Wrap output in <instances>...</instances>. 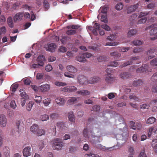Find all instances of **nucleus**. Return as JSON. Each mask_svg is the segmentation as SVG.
I'll list each match as a JSON object with an SVG mask.
<instances>
[{
    "label": "nucleus",
    "instance_id": "f257e3e1",
    "mask_svg": "<svg viewBox=\"0 0 157 157\" xmlns=\"http://www.w3.org/2000/svg\"><path fill=\"white\" fill-rule=\"evenodd\" d=\"M116 138L117 140V145L116 146L106 148L105 147L100 145L99 147L104 151L108 150H111L112 148H113L112 150H114V148L115 149H118L121 147L127 141V137L124 135L117 134L116 136Z\"/></svg>",
    "mask_w": 157,
    "mask_h": 157
},
{
    "label": "nucleus",
    "instance_id": "f03ea898",
    "mask_svg": "<svg viewBox=\"0 0 157 157\" xmlns=\"http://www.w3.org/2000/svg\"><path fill=\"white\" fill-rule=\"evenodd\" d=\"M150 29L149 32V35L151 36L150 39L151 40H155L157 39V27L154 25H152L148 27L145 29V30Z\"/></svg>",
    "mask_w": 157,
    "mask_h": 157
},
{
    "label": "nucleus",
    "instance_id": "7ed1b4c3",
    "mask_svg": "<svg viewBox=\"0 0 157 157\" xmlns=\"http://www.w3.org/2000/svg\"><path fill=\"white\" fill-rule=\"evenodd\" d=\"M52 147L53 149L57 150H59L62 149L63 146V143L61 141V140L59 138H56L53 141Z\"/></svg>",
    "mask_w": 157,
    "mask_h": 157
},
{
    "label": "nucleus",
    "instance_id": "20e7f679",
    "mask_svg": "<svg viewBox=\"0 0 157 157\" xmlns=\"http://www.w3.org/2000/svg\"><path fill=\"white\" fill-rule=\"evenodd\" d=\"M140 6V4L138 2L134 5H131L128 7L126 10L127 13L128 14H130L132 13L135 12L138 8Z\"/></svg>",
    "mask_w": 157,
    "mask_h": 157
},
{
    "label": "nucleus",
    "instance_id": "39448f33",
    "mask_svg": "<svg viewBox=\"0 0 157 157\" xmlns=\"http://www.w3.org/2000/svg\"><path fill=\"white\" fill-rule=\"evenodd\" d=\"M7 120L6 117L4 115H0V126L2 128L6 126Z\"/></svg>",
    "mask_w": 157,
    "mask_h": 157
},
{
    "label": "nucleus",
    "instance_id": "423d86ee",
    "mask_svg": "<svg viewBox=\"0 0 157 157\" xmlns=\"http://www.w3.org/2000/svg\"><path fill=\"white\" fill-rule=\"evenodd\" d=\"M23 155L24 156L28 157L31 155V147L30 146L25 147L23 151Z\"/></svg>",
    "mask_w": 157,
    "mask_h": 157
},
{
    "label": "nucleus",
    "instance_id": "0eeeda50",
    "mask_svg": "<svg viewBox=\"0 0 157 157\" xmlns=\"http://www.w3.org/2000/svg\"><path fill=\"white\" fill-rule=\"evenodd\" d=\"M157 51V48H152L149 49L147 52V54L150 57V59H151L155 56Z\"/></svg>",
    "mask_w": 157,
    "mask_h": 157
},
{
    "label": "nucleus",
    "instance_id": "6e6552de",
    "mask_svg": "<svg viewBox=\"0 0 157 157\" xmlns=\"http://www.w3.org/2000/svg\"><path fill=\"white\" fill-rule=\"evenodd\" d=\"M23 124L22 121L19 120L16 122V128L18 133H19L23 128Z\"/></svg>",
    "mask_w": 157,
    "mask_h": 157
},
{
    "label": "nucleus",
    "instance_id": "1a4fd4ad",
    "mask_svg": "<svg viewBox=\"0 0 157 157\" xmlns=\"http://www.w3.org/2000/svg\"><path fill=\"white\" fill-rule=\"evenodd\" d=\"M50 86L48 84L41 85L39 87V89L42 92H45L48 91L50 89Z\"/></svg>",
    "mask_w": 157,
    "mask_h": 157
},
{
    "label": "nucleus",
    "instance_id": "9d476101",
    "mask_svg": "<svg viewBox=\"0 0 157 157\" xmlns=\"http://www.w3.org/2000/svg\"><path fill=\"white\" fill-rule=\"evenodd\" d=\"M45 48L47 51L52 52L54 51L56 45L52 43L46 45Z\"/></svg>",
    "mask_w": 157,
    "mask_h": 157
},
{
    "label": "nucleus",
    "instance_id": "9b49d317",
    "mask_svg": "<svg viewBox=\"0 0 157 157\" xmlns=\"http://www.w3.org/2000/svg\"><path fill=\"white\" fill-rule=\"evenodd\" d=\"M65 100L63 98L60 97H58L55 99L56 103L59 106L63 105L65 102Z\"/></svg>",
    "mask_w": 157,
    "mask_h": 157
},
{
    "label": "nucleus",
    "instance_id": "f8f14e48",
    "mask_svg": "<svg viewBox=\"0 0 157 157\" xmlns=\"http://www.w3.org/2000/svg\"><path fill=\"white\" fill-rule=\"evenodd\" d=\"M67 123H63L62 122H59L57 123V126L62 130H66L67 128Z\"/></svg>",
    "mask_w": 157,
    "mask_h": 157
},
{
    "label": "nucleus",
    "instance_id": "ddd939ff",
    "mask_svg": "<svg viewBox=\"0 0 157 157\" xmlns=\"http://www.w3.org/2000/svg\"><path fill=\"white\" fill-rule=\"evenodd\" d=\"M23 16V13L22 12L17 13L13 17L14 21L16 22L17 21H21L22 19Z\"/></svg>",
    "mask_w": 157,
    "mask_h": 157
},
{
    "label": "nucleus",
    "instance_id": "4468645a",
    "mask_svg": "<svg viewBox=\"0 0 157 157\" xmlns=\"http://www.w3.org/2000/svg\"><path fill=\"white\" fill-rule=\"evenodd\" d=\"M137 32V31L136 29H129L128 30L127 33V36L128 37H130L136 35Z\"/></svg>",
    "mask_w": 157,
    "mask_h": 157
},
{
    "label": "nucleus",
    "instance_id": "2eb2a0df",
    "mask_svg": "<svg viewBox=\"0 0 157 157\" xmlns=\"http://www.w3.org/2000/svg\"><path fill=\"white\" fill-rule=\"evenodd\" d=\"M66 68L68 71L71 73H75L77 71V68L71 65L67 66Z\"/></svg>",
    "mask_w": 157,
    "mask_h": 157
},
{
    "label": "nucleus",
    "instance_id": "dca6fc26",
    "mask_svg": "<svg viewBox=\"0 0 157 157\" xmlns=\"http://www.w3.org/2000/svg\"><path fill=\"white\" fill-rule=\"evenodd\" d=\"M78 82L80 84L83 85L86 83V79L84 76L79 75L78 77Z\"/></svg>",
    "mask_w": 157,
    "mask_h": 157
},
{
    "label": "nucleus",
    "instance_id": "f3484780",
    "mask_svg": "<svg viewBox=\"0 0 157 157\" xmlns=\"http://www.w3.org/2000/svg\"><path fill=\"white\" fill-rule=\"evenodd\" d=\"M100 79L98 77L95 76L90 78L89 80L87 82L90 84L95 83L100 81Z\"/></svg>",
    "mask_w": 157,
    "mask_h": 157
},
{
    "label": "nucleus",
    "instance_id": "a211bd4d",
    "mask_svg": "<svg viewBox=\"0 0 157 157\" xmlns=\"http://www.w3.org/2000/svg\"><path fill=\"white\" fill-rule=\"evenodd\" d=\"M148 66L147 64L142 65L140 68L136 70V72L137 73L144 72L148 70Z\"/></svg>",
    "mask_w": 157,
    "mask_h": 157
},
{
    "label": "nucleus",
    "instance_id": "6ab92c4d",
    "mask_svg": "<svg viewBox=\"0 0 157 157\" xmlns=\"http://www.w3.org/2000/svg\"><path fill=\"white\" fill-rule=\"evenodd\" d=\"M138 58L137 57H132L130 59V61H127L126 63H125L124 64L123 66L122 67H125L128 65H130V64H131L132 63L134 62V61L136 60H137L138 59Z\"/></svg>",
    "mask_w": 157,
    "mask_h": 157
},
{
    "label": "nucleus",
    "instance_id": "aec40b11",
    "mask_svg": "<svg viewBox=\"0 0 157 157\" xmlns=\"http://www.w3.org/2000/svg\"><path fill=\"white\" fill-rule=\"evenodd\" d=\"M77 93L83 96L89 95L90 94V92L89 91L84 90L78 91L77 92Z\"/></svg>",
    "mask_w": 157,
    "mask_h": 157
},
{
    "label": "nucleus",
    "instance_id": "412c9836",
    "mask_svg": "<svg viewBox=\"0 0 157 157\" xmlns=\"http://www.w3.org/2000/svg\"><path fill=\"white\" fill-rule=\"evenodd\" d=\"M75 60L78 62L82 63H84L86 61V59L83 54L77 56L76 57Z\"/></svg>",
    "mask_w": 157,
    "mask_h": 157
},
{
    "label": "nucleus",
    "instance_id": "4be33fe9",
    "mask_svg": "<svg viewBox=\"0 0 157 157\" xmlns=\"http://www.w3.org/2000/svg\"><path fill=\"white\" fill-rule=\"evenodd\" d=\"M68 117L69 120L71 122H74L75 121V118L73 112L71 111L68 112Z\"/></svg>",
    "mask_w": 157,
    "mask_h": 157
},
{
    "label": "nucleus",
    "instance_id": "5701e85b",
    "mask_svg": "<svg viewBox=\"0 0 157 157\" xmlns=\"http://www.w3.org/2000/svg\"><path fill=\"white\" fill-rule=\"evenodd\" d=\"M151 146L155 153H157V139H155L153 140Z\"/></svg>",
    "mask_w": 157,
    "mask_h": 157
},
{
    "label": "nucleus",
    "instance_id": "b1692460",
    "mask_svg": "<svg viewBox=\"0 0 157 157\" xmlns=\"http://www.w3.org/2000/svg\"><path fill=\"white\" fill-rule=\"evenodd\" d=\"M45 60V58L43 55H40L37 58V61L40 64H43V66L44 65V62Z\"/></svg>",
    "mask_w": 157,
    "mask_h": 157
},
{
    "label": "nucleus",
    "instance_id": "393cba45",
    "mask_svg": "<svg viewBox=\"0 0 157 157\" xmlns=\"http://www.w3.org/2000/svg\"><path fill=\"white\" fill-rule=\"evenodd\" d=\"M156 119L153 117H151L147 119L146 123L147 124H152L155 122Z\"/></svg>",
    "mask_w": 157,
    "mask_h": 157
},
{
    "label": "nucleus",
    "instance_id": "a878e982",
    "mask_svg": "<svg viewBox=\"0 0 157 157\" xmlns=\"http://www.w3.org/2000/svg\"><path fill=\"white\" fill-rule=\"evenodd\" d=\"M7 21L8 24L10 27L12 28L13 27L14 25L13 21L11 17H8L7 19Z\"/></svg>",
    "mask_w": 157,
    "mask_h": 157
},
{
    "label": "nucleus",
    "instance_id": "bb28decb",
    "mask_svg": "<svg viewBox=\"0 0 157 157\" xmlns=\"http://www.w3.org/2000/svg\"><path fill=\"white\" fill-rule=\"evenodd\" d=\"M77 98L72 97L68 99L67 101V103L69 105H72L75 103L77 100Z\"/></svg>",
    "mask_w": 157,
    "mask_h": 157
},
{
    "label": "nucleus",
    "instance_id": "cd10ccee",
    "mask_svg": "<svg viewBox=\"0 0 157 157\" xmlns=\"http://www.w3.org/2000/svg\"><path fill=\"white\" fill-rule=\"evenodd\" d=\"M38 128V126L36 124H34L30 127V130L33 133L36 132Z\"/></svg>",
    "mask_w": 157,
    "mask_h": 157
},
{
    "label": "nucleus",
    "instance_id": "c85d7f7f",
    "mask_svg": "<svg viewBox=\"0 0 157 157\" xmlns=\"http://www.w3.org/2000/svg\"><path fill=\"white\" fill-rule=\"evenodd\" d=\"M10 150L9 147H6L4 149V154L5 156L9 157L10 156Z\"/></svg>",
    "mask_w": 157,
    "mask_h": 157
},
{
    "label": "nucleus",
    "instance_id": "c756f323",
    "mask_svg": "<svg viewBox=\"0 0 157 157\" xmlns=\"http://www.w3.org/2000/svg\"><path fill=\"white\" fill-rule=\"evenodd\" d=\"M34 103L32 101H30L29 102L27 105L26 109L28 111H30L31 110Z\"/></svg>",
    "mask_w": 157,
    "mask_h": 157
},
{
    "label": "nucleus",
    "instance_id": "7c9ffc66",
    "mask_svg": "<svg viewBox=\"0 0 157 157\" xmlns=\"http://www.w3.org/2000/svg\"><path fill=\"white\" fill-rule=\"evenodd\" d=\"M130 75L127 72H122L120 74V77L123 79H127L128 78Z\"/></svg>",
    "mask_w": 157,
    "mask_h": 157
},
{
    "label": "nucleus",
    "instance_id": "2f4dec72",
    "mask_svg": "<svg viewBox=\"0 0 157 157\" xmlns=\"http://www.w3.org/2000/svg\"><path fill=\"white\" fill-rule=\"evenodd\" d=\"M123 5L122 3L119 2L116 5L115 8L117 10H121L123 8Z\"/></svg>",
    "mask_w": 157,
    "mask_h": 157
},
{
    "label": "nucleus",
    "instance_id": "473e14b6",
    "mask_svg": "<svg viewBox=\"0 0 157 157\" xmlns=\"http://www.w3.org/2000/svg\"><path fill=\"white\" fill-rule=\"evenodd\" d=\"M150 64L157 69V58L151 60L150 62Z\"/></svg>",
    "mask_w": 157,
    "mask_h": 157
},
{
    "label": "nucleus",
    "instance_id": "72a5a7b5",
    "mask_svg": "<svg viewBox=\"0 0 157 157\" xmlns=\"http://www.w3.org/2000/svg\"><path fill=\"white\" fill-rule=\"evenodd\" d=\"M40 119L42 121H47L49 119V117L48 115L44 114L41 115L40 117Z\"/></svg>",
    "mask_w": 157,
    "mask_h": 157
},
{
    "label": "nucleus",
    "instance_id": "f704fd0d",
    "mask_svg": "<svg viewBox=\"0 0 157 157\" xmlns=\"http://www.w3.org/2000/svg\"><path fill=\"white\" fill-rule=\"evenodd\" d=\"M132 44L135 46L140 45L142 44L143 42L142 41L137 40H135L132 42Z\"/></svg>",
    "mask_w": 157,
    "mask_h": 157
},
{
    "label": "nucleus",
    "instance_id": "c9c22d12",
    "mask_svg": "<svg viewBox=\"0 0 157 157\" xmlns=\"http://www.w3.org/2000/svg\"><path fill=\"white\" fill-rule=\"evenodd\" d=\"M112 79L113 78L110 74H106L105 75V79L107 82H109L112 80Z\"/></svg>",
    "mask_w": 157,
    "mask_h": 157
},
{
    "label": "nucleus",
    "instance_id": "e433bc0d",
    "mask_svg": "<svg viewBox=\"0 0 157 157\" xmlns=\"http://www.w3.org/2000/svg\"><path fill=\"white\" fill-rule=\"evenodd\" d=\"M55 85L58 86H64L67 85L66 82H62L59 81H56L54 82Z\"/></svg>",
    "mask_w": 157,
    "mask_h": 157
},
{
    "label": "nucleus",
    "instance_id": "4c0bfd02",
    "mask_svg": "<svg viewBox=\"0 0 157 157\" xmlns=\"http://www.w3.org/2000/svg\"><path fill=\"white\" fill-rule=\"evenodd\" d=\"M108 9V7L106 6L101 7L100 8L99 11L104 13H106Z\"/></svg>",
    "mask_w": 157,
    "mask_h": 157
},
{
    "label": "nucleus",
    "instance_id": "58836bf2",
    "mask_svg": "<svg viewBox=\"0 0 157 157\" xmlns=\"http://www.w3.org/2000/svg\"><path fill=\"white\" fill-rule=\"evenodd\" d=\"M43 102L45 106H47L51 103V100L49 98H47L44 100Z\"/></svg>",
    "mask_w": 157,
    "mask_h": 157
},
{
    "label": "nucleus",
    "instance_id": "ea45409f",
    "mask_svg": "<svg viewBox=\"0 0 157 157\" xmlns=\"http://www.w3.org/2000/svg\"><path fill=\"white\" fill-rule=\"evenodd\" d=\"M143 51V49L141 48H136L133 50V52L134 53H140V54Z\"/></svg>",
    "mask_w": 157,
    "mask_h": 157
},
{
    "label": "nucleus",
    "instance_id": "a19ab883",
    "mask_svg": "<svg viewBox=\"0 0 157 157\" xmlns=\"http://www.w3.org/2000/svg\"><path fill=\"white\" fill-rule=\"evenodd\" d=\"M64 75L65 76L68 78H74L75 77V75H72L67 72H65L64 73Z\"/></svg>",
    "mask_w": 157,
    "mask_h": 157
},
{
    "label": "nucleus",
    "instance_id": "79ce46f5",
    "mask_svg": "<svg viewBox=\"0 0 157 157\" xmlns=\"http://www.w3.org/2000/svg\"><path fill=\"white\" fill-rule=\"evenodd\" d=\"M149 12H140L138 16V18H141L147 15L149 13Z\"/></svg>",
    "mask_w": 157,
    "mask_h": 157
},
{
    "label": "nucleus",
    "instance_id": "37998d69",
    "mask_svg": "<svg viewBox=\"0 0 157 157\" xmlns=\"http://www.w3.org/2000/svg\"><path fill=\"white\" fill-rule=\"evenodd\" d=\"M101 21L105 23H108V19L106 15H102L101 18Z\"/></svg>",
    "mask_w": 157,
    "mask_h": 157
},
{
    "label": "nucleus",
    "instance_id": "c03bdc74",
    "mask_svg": "<svg viewBox=\"0 0 157 157\" xmlns=\"http://www.w3.org/2000/svg\"><path fill=\"white\" fill-rule=\"evenodd\" d=\"M42 97L40 96L36 95L35 97L34 100L37 103H40L42 101Z\"/></svg>",
    "mask_w": 157,
    "mask_h": 157
},
{
    "label": "nucleus",
    "instance_id": "a18cd8bd",
    "mask_svg": "<svg viewBox=\"0 0 157 157\" xmlns=\"http://www.w3.org/2000/svg\"><path fill=\"white\" fill-rule=\"evenodd\" d=\"M119 43L116 42H109L106 43L105 45L115 46L118 44Z\"/></svg>",
    "mask_w": 157,
    "mask_h": 157
},
{
    "label": "nucleus",
    "instance_id": "49530a36",
    "mask_svg": "<svg viewBox=\"0 0 157 157\" xmlns=\"http://www.w3.org/2000/svg\"><path fill=\"white\" fill-rule=\"evenodd\" d=\"M37 134L38 136H41L45 134V132L42 129H40L37 131Z\"/></svg>",
    "mask_w": 157,
    "mask_h": 157
},
{
    "label": "nucleus",
    "instance_id": "de8ad7c7",
    "mask_svg": "<svg viewBox=\"0 0 157 157\" xmlns=\"http://www.w3.org/2000/svg\"><path fill=\"white\" fill-rule=\"evenodd\" d=\"M40 66L43 67V64H40L39 63H34L31 66V68H38Z\"/></svg>",
    "mask_w": 157,
    "mask_h": 157
},
{
    "label": "nucleus",
    "instance_id": "09e8293b",
    "mask_svg": "<svg viewBox=\"0 0 157 157\" xmlns=\"http://www.w3.org/2000/svg\"><path fill=\"white\" fill-rule=\"evenodd\" d=\"M50 118L52 119L57 118L59 117V115L57 113H54L50 114Z\"/></svg>",
    "mask_w": 157,
    "mask_h": 157
},
{
    "label": "nucleus",
    "instance_id": "8fccbe9b",
    "mask_svg": "<svg viewBox=\"0 0 157 157\" xmlns=\"http://www.w3.org/2000/svg\"><path fill=\"white\" fill-rule=\"evenodd\" d=\"M101 28L107 31H109L111 30L110 27L106 24H102L101 25Z\"/></svg>",
    "mask_w": 157,
    "mask_h": 157
},
{
    "label": "nucleus",
    "instance_id": "3c124183",
    "mask_svg": "<svg viewBox=\"0 0 157 157\" xmlns=\"http://www.w3.org/2000/svg\"><path fill=\"white\" fill-rule=\"evenodd\" d=\"M129 98L131 101L134 100L136 101H138L139 100V99L138 97L133 95H130L129 96Z\"/></svg>",
    "mask_w": 157,
    "mask_h": 157
},
{
    "label": "nucleus",
    "instance_id": "603ef678",
    "mask_svg": "<svg viewBox=\"0 0 157 157\" xmlns=\"http://www.w3.org/2000/svg\"><path fill=\"white\" fill-rule=\"evenodd\" d=\"M110 55L111 56L114 57H119L121 56V54L119 53H117L115 52H113L110 53Z\"/></svg>",
    "mask_w": 157,
    "mask_h": 157
},
{
    "label": "nucleus",
    "instance_id": "864d4df0",
    "mask_svg": "<svg viewBox=\"0 0 157 157\" xmlns=\"http://www.w3.org/2000/svg\"><path fill=\"white\" fill-rule=\"evenodd\" d=\"M45 69L47 72H50L52 70L53 68L51 65L48 64L45 67Z\"/></svg>",
    "mask_w": 157,
    "mask_h": 157
},
{
    "label": "nucleus",
    "instance_id": "5fc2aeb1",
    "mask_svg": "<svg viewBox=\"0 0 157 157\" xmlns=\"http://www.w3.org/2000/svg\"><path fill=\"white\" fill-rule=\"evenodd\" d=\"M147 7L149 9H151L156 7V5L154 2L150 3L147 6Z\"/></svg>",
    "mask_w": 157,
    "mask_h": 157
},
{
    "label": "nucleus",
    "instance_id": "6e6d98bb",
    "mask_svg": "<svg viewBox=\"0 0 157 157\" xmlns=\"http://www.w3.org/2000/svg\"><path fill=\"white\" fill-rule=\"evenodd\" d=\"M155 129L154 127H152L148 129V137H150L152 135V132H154Z\"/></svg>",
    "mask_w": 157,
    "mask_h": 157
},
{
    "label": "nucleus",
    "instance_id": "4d7b16f0",
    "mask_svg": "<svg viewBox=\"0 0 157 157\" xmlns=\"http://www.w3.org/2000/svg\"><path fill=\"white\" fill-rule=\"evenodd\" d=\"M147 18V17H144L140 19L138 21V24H144L146 22Z\"/></svg>",
    "mask_w": 157,
    "mask_h": 157
},
{
    "label": "nucleus",
    "instance_id": "13d9d810",
    "mask_svg": "<svg viewBox=\"0 0 157 157\" xmlns=\"http://www.w3.org/2000/svg\"><path fill=\"white\" fill-rule=\"evenodd\" d=\"M142 82L140 80H136L133 82V85L136 86L142 84Z\"/></svg>",
    "mask_w": 157,
    "mask_h": 157
},
{
    "label": "nucleus",
    "instance_id": "bf43d9fd",
    "mask_svg": "<svg viewBox=\"0 0 157 157\" xmlns=\"http://www.w3.org/2000/svg\"><path fill=\"white\" fill-rule=\"evenodd\" d=\"M11 107L13 109H15L17 107V105L14 100H12L10 102Z\"/></svg>",
    "mask_w": 157,
    "mask_h": 157
},
{
    "label": "nucleus",
    "instance_id": "052dcab7",
    "mask_svg": "<svg viewBox=\"0 0 157 157\" xmlns=\"http://www.w3.org/2000/svg\"><path fill=\"white\" fill-rule=\"evenodd\" d=\"M21 96L23 98H24L27 96V95L23 89H21L20 90Z\"/></svg>",
    "mask_w": 157,
    "mask_h": 157
},
{
    "label": "nucleus",
    "instance_id": "680f3d73",
    "mask_svg": "<svg viewBox=\"0 0 157 157\" xmlns=\"http://www.w3.org/2000/svg\"><path fill=\"white\" fill-rule=\"evenodd\" d=\"M75 30L73 29L68 30L66 32V33L68 35H72L75 34Z\"/></svg>",
    "mask_w": 157,
    "mask_h": 157
},
{
    "label": "nucleus",
    "instance_id": "e2e57ef3",
    "mask_svg": "<svg viewBox=\"0 0 157 157\" xmlns=\"http://www.w3.org/2000/svg\"><path fill=\"white\" fill-rule=\"evenodd\" d=\"M128 152L130 153L131 155H132L134 152V148L133 147L130 146L128 149Z\"/></svg>",
    "mask_w": 157,
    "mask_h": 157
},
{
    "label": "nucleus",
    "instance_id": "0e129e2a",
    "mask_svg": "<svg viewBox=\"0 0 157 157\" xmlns=\"http://www.w3.org/2000/svg\"><path fill=\"white\" fill-rule=\"evenodd\" d=\"M44 6L46 10H47L49 8V3L46 1H44Z\"/></svg>",
    "mask_w": 157,
    "mask_h": 157
},
{
    "label": "nucleus",
    "instance_id": "69168bd1",
    "mask_svg": "<svg viewBox=\"0 0 157 157\" xmlns=\"http://www.w3.org/2000/svg\"><path fill=\"white\" fill-rule=\"evenodd\" d=\"M18 86V85L16 84L12 85L11 87L12 91L14 92L17 88Z\"/></svg>",
    "mask_w": 157,
    "mask_h": 157
},
{
    "label": "nucleus",
    "instance_id": "338daca9",
    "mask_svg": "<svg viewBox=\"0 0 157 157\" xmlns=\"http://www.w3.org/2000/svg\"><path fill=\"white\" fill-rule=\"evenodd\" d=\"M68 38H69L67 36H62L60 39V41L63 44H64Z\"/></svg>",
    "mask_w": 157,
    "mask_h": 157
},
{
    "label": "nucleus",
    "instance_id": "774afa93",
    "mask_svg": "<svg viewBox=\"0 0 157 157\" xmlns=\"http://www.w3.org/2000/svg\"><path fill=\"white\" fill-rule=\"evenodd\" d=\"M150 107L149 105L143 104L140 106V108L142 109H148Z\"/></svg>",
    "mask_w": 157,
    "mask_h": 157
}]
</instances>
